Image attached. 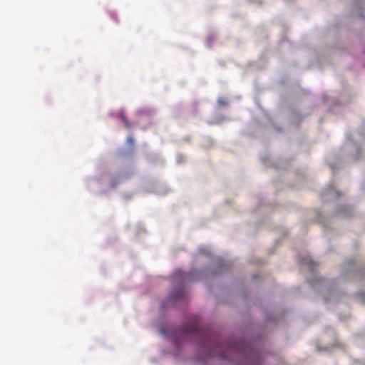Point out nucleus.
<instances>
[{
    "mask_svg": "<svg viewBox=\"0 0 365 365\" xmlns=\"http://www.w3.org/2000/svg\"><path fill=\"white\" fill-rule=\"evenodd\" d=\"M180 334L184 338L190 337L198 341L203 351L209 356L235 361L238 365L250 363V346L248 341L230 339L224 345L217 333L210 328L200 329L197 317H192L190 323L181 328Z\"/></svg>",
    "mask_w": 365,
    "mask_h": 365,
    "instance_id": "f257e3e1",
    "label": "nucleus"
},
{
    "mask_svg": "<svg viewBox=\"0 0 365 365\" xmlns=\"http://www.w3.org/2000/svg\"><path fill=\"white\" fill-rule=\"evenodd\" d=\"M196 272H183L182 271H177L175 272L176 277L180 279L182 282L191 281L194 279L193 274Z\"/></svg>",
    "mask_w": 365,
    "mask_h": 365,
    "instance_id": "f03ea898",
    "label": "nucleus"
},
{
    "mask_svg": "<svg viewBox=\"0 0 365 365\" xmlns=\"http://www.w3.org/2000/svg\"><path fill=\"white\" fill-rule=\"evenodd\" d=\"M183 295V290L182 289H179L176 290L175 292L170 294L169 298L173 300H177L180 299Z\"/></svg>",
    "mask_w": 365,
    "mask_h": 365,
    "instance_id": "7ed1b4c3",
    "label": "nucleus"
},
{
    "mask_svg": "<svg viewBox=\"0 0 365 365\" xmlns=\"http://www.w3.org/2000/svg\"><path fill=\"white\" fill-rule=\"evenodd\" d=\"M217 103L220 106H225L229 104V101L227 98L220 97L217 99Z\"/></svg>",
    "mask_w": 365,
    "mask_h": 365,
    "instance_id": "20e7f679",
    "label": "nucleus"
},
{
    "mask_svg": "<svg viewBox=\"0 0 365 365\" xmlns=\"http://www.w3.org/2000/svg\"><path fill=\"white\" fill-rule=\"evenodd\" d=\"M120 118H121V120L124 123V125L127 128H130V125L128 120V119L126 118V117L123 115V114H121L120 115Z\"/></svg>",
    "mask_w": 365,
    "mask_h": 365,
    "instance_id": "39448f33",
    "label": "nucleus"
},
{
    "mask_svg": "<svg viewBox=\"0 0 365 365\" xmlns=\"http://www.w3.org/2000/svg\"><path fill=\"white\" fill-rule=\"evenodd\" d=\"M253 341H254V338L252 337V342ZM255 358H256V353H255V351L254 350V347L252 346V365H257Z\"/></svg>",
    "mask_w": 365,
    "mask_h": 365,
    "instance_id": "423d86ee",
    "label": "nucleus"
},
{
    "mask_svg": "<svg viewBox=\"0 0 365 365\" xmlns=\"http://www.w3.org/2000/svg\"><path fill=\"white\" fill-rule=\"evenodd\" d=\"M127 143H128V145H129L130 146L133 148V146H134V139L133 138L132 136H128L127 138Z\"/></svg>",
    "mask_w": 365,
    "mask_h": 365,
    "instance_id": "0eeeda50",
    "label": "nucleus"
}]
</instances>
